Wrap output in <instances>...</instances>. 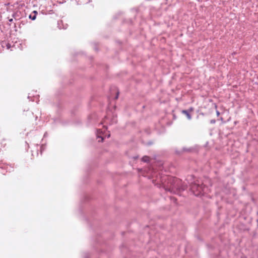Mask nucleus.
Returning <instances> with one entry per match:
<instances>
[{"mask_svg":"<svg viewBox=\"0 0 258 258\" xmlns=\"http://www.w3.org/2000/svg\"><path fill=\"white\" fill-rule=\"evenodd\" d=\"M171 181V186L168 190L171 192L176 193L178 191L183 190L185 189L184 185H181V181L177 179L170 177L169 179Z\"/></svg>","mask_w":258,"mask_h":258,"instance_id":"f257e3e1","label":"nucleus"},{"mask_svg":"<svg viewBox=\"0 0 258 258\" xmlns=\"http://www.w3.org/2000/svg\"><path fill=\"white\" fill-rule=\"evenodd\" d=\"M190 189L196 196H200L206 192L207 187L203 184L194 183L191 185Z\"/></svg>","mask_w":258,"mask_h":258,"instance_id":"f03ea898","label":"nucleus"},{"mask_svg":"<svg viewBox=\"0 0 258 258\" xmlns=\"http://www.w3.org/2000/svg\"><path fill=\"white\" fill-rule=\"evenodd\" d=\"M103 135L105 137H107V138H109L110 137V134H105V133H103V131L102 130L99 129L97 131L96 136L98 138H101V140H99L98 142H102L103 140V137L101 136V135Z\"/></svg>","mask_w":258,"mask_h":258,"instance_id":"7ed1b4c3","label":"nucleus"},{"mask_svg":"<svg viewBox=\"0 0 258 258\" xmlns=\"http://www.w3.org/2000/svg\"><path fill=\"white\" fill-rule=\"evenodd\" d=\"M182 113L186 115L187 119L190 120L191 118V117L187 110H183L182 111Z\"/></svg>","mask_w":258,"mask_h":258,"instance_id":"20e7f679","label":"nucleus"},{"mask_svg":"<svg viewBox=\"0 0 258 258\" xmlns=\"http://www.w3.org/2000/svg\"><path fill=\"white\" fill-rule=\"evenodd\" d=\"M150 158L148 156H144L142 158V161L145 162H148L149 161Z\"/></svg>","mask_w":258,"mask_h":258,"instance_id":"39448f33","label":"nucleus"},{"mask_svg":"<svg viewBox=\"0 0 258 258\" xmlns=\"http://www.w3.org/2000/svg\"><path fill=\"white\" fill-rule=\"evenodd\" d=\"M36 17L35 15H32V14H31L29 16V18L32 20H35L36 19Z\"/></svg>","mask_w":258,"mask_h":258,"instance_id":"423d86ee","label":"nucleus"},{"mask_svg":"<svg viewBox=\"0 0 258 258\" xmlns=\"http://www.w3.org/2000/svg\"><path fill=\"white\" fill-rule=\"evenodd\" d=\"M210 122L211 123H214L215 122V120H211Z\"/></svg>","mask_w":258,"mask_h":258,"instance_id":"0eeeda50","label":"nucleus"},{"mask_svg":"<svg viewBox=\"0 0 258 258\" xmlns=\"http://www.w3.org/2000/svg\"><path fill=\"white\" fill-rule=\"evenodd\" d=\"M33 13L34 14V15H35L36 16V14H37V11H33Z\"/></svg>","mask_w":258,"mask_h":258,"instance_id":"6e6552de","label":"nucleus"},{"mask_svg":"<svg viewBox=\"0 0 258 258\" xmlns=\"http://www.w3.org/2000/svg\"><path fill=\"white\" fill-rule=\"evenodd\" d=\"M118 93H117V94L116 96H115V98L116 99H117V98H118Z\"/></svg>","mask_w":258,"mask_h":258,"instance_id":"1a4fd4ad","label":"nucleus"},{"mask_svg":"<svg viewBox=\"0 0 258 258\" xmlns=\"http://www.w3.org/2000/svg\"><path fill=\"white\" fill-rule=\"evenodd\" d=\"M217 114L218 115H219V111H217Z\"/></svg>","mask_w":258,"mask_h":258,"instance_id":"9d476101","label":"nucleus"},{"mask_svg":"<svg viewBox=\"0 0 258 258\" xmlns=\"http://www.w3.org/2000/svg\"><path fill=\"white\" fill-rule=\"evenodd\" d=\"M13 21V19H11V20H10V21Z\"/></svg>","mask_w":258,"mask_h":258,"instance_id":"9b49d317","label":"nucleus"}]
</instances>
